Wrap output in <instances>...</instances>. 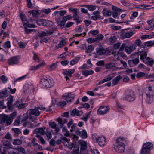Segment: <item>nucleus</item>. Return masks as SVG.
Wrapping results in <instances>:
<instances>
[{
  "label": "nucleus",
  "instance_id": "nucleus-1",
  "mask_svg": "<svg viewBox=\"0 0 154 154\" xmlns=\"http://www.w3.org/2000/svg\"><path fill=\"white\" fill-rule=\"evenodd\" d=\"M40 81L39 85L42 88H51L54 85L53 79L48 75H44Z\"/></svg>",
  "mask_w": 154,
  "mask_h": 154
},
{
  "label": "nucleus",
  "instance_id": "nucleus-2",
  "mask_svg": "<svg viewBox=\"0 0 154 154\" xmlns=\"http://www.w3.org/2000/svg\"><path fill=\"white\" fill-rule=\"evenodd\" d=\"M125 138L120 137L116 139L115 144L113 145L114 149L118 153H122L124 152L125 149L124 144L123 143L126 141Z\"/></svg>",
  "mask_w": 154,
  "mask_h": 154
},
{
  "label": "nucleus",
  "instance_id": "nucleus-3",
  "mask_svg": "<svg viewBox=\"0 0 154 154\" xmlns=\"http://www.w3.org/2000/svg\"><path fill=\"white\" fill-rule=\"evenodd\" d=\"M33 132L36 135H52L54 134L51 128L45 127L37 128L34 130Z\"/></svg>",
  "mask_w": 154,
  "mask_h": 154
},
{
  "label": "nucleus",
  "instance_id": "nucleus-4",
  "mask_svg": "<svg viewBox=\"0 0 154 154\" xmlns=\"http://www.w3.org/2000/svg\"><path fill=\"white\" fill-rule=\"evenodd\" d=\"M153 144L150 142H147L144 143L142 146L140 154H150L151 150L153 149Z\"/></svg>",
  "mask_w": 154,
  "mask_h": 154
},
{
  "label": "nucleus",
  "instance_id": "nucleus-5",
  "mask_svg": "<svg viewBox=\"0 0 154 154\" xmlns=\"http://www.w3.org/2000/svg\"><path fill=\"white\" fill-rule=\"evenodd\" d=\"M13 120L10 118L8 115H4L0 117V123L5 124V126H8L10 125L13 122Z\"/></svg>",
  "mask_w": 154,
  "mask_h": 154
},
{
  "label": "nucleus",
  "instance_id": "nucleus-6",
  "mask_svg": "<svg viewBox=\"0 0 154 154\" xmlns=\"http://www.w3.org/2000/svg\"><path fill=\"white\" fill-rule=\"evenodd\" d=\"M136 98L135 93L134 91L130 90L125 95V97L123 98V100H125L128 101H134Z\"/></svg>",
  "mask_w": 154,
  "mask_h": 154
},
{
  "label": "nucleus",
  "instance_id": "nucleus-7",
  "mask_svg": "<svg viewBox=\"0 0 154 154\" xmlns=\"http://www.w3.org/2000/svg\"><path fill=\"white\" fill-rule=\"evenodd\" d=\"M68 20L66 16H64L62 18L61 17L56 18L55 20L57 23L58 26L61 29L63 28V26L65 25L66 22Z\"/></svg>",
  "mask_w": 154,
  "mask_h": 154
},
{
  "label": "nucleus",
  "instance_id": "nucleus-8",
  "mask_svg": "<svg viewBox=\"0 0 154 154\" xmlns=\"http://www.w3.org/2000/svg\"><path fill=\"white\" fill-rule=\"evenodd\" d=\"M140 54V58L143 61L144 59H146L147 57L148 49L147 48L141 47L138 50Z\"/></svg>",
  "mask_w": 154,
  "mask_h": 154
},
{
  "label": "nucleus",
  "instance_id": "nucleus-9",
  "mask_svg": "<svg viewBox=\"0 0 154 154\" xmlns=\"http://www.w3.org/2000/svg\"><path fill=\"white\" fill-rule=\"evenodd\" d=\"M95 135H92V138L94 140V138L96 141H97L98 144L100 146H104L106 143V140L105 137L103 135H100L98 138L95 137Z\"/></svg>",
  "mask_w": 154,
  "mask_h": 154
},
{
  "label": "nucleus",
  "instance_id": "nucleus-10",
  "mask_svg": "<svg viewBox=\"0 0 154 154\" xmlns=\"http://www.w3.org/2000/svg\"><path fill=\"white\" fill-rule=\"evenodd\" d=\"M45 108L44 107H41L38 106L37 107H35L34 109H29V115H34L35 116H38L40 114V112L38 110L39 109L42 110H44Z\"/></svg>",
  "mask_w": 154,
  "mask_h": 154
},
{
  "label": "nucleus",
  "instance_id": "nucleus-11",
  "mask_svg": "<svg viewBox=\"0 0 154 154\" xmlns=\"http://www.w3.org/2000/svg\"><path fill=\"white\" fill-rule=\"evenodd\" d=\"M19 56L12 57L8 59V63L9 65L17 64L19 63Z\"/></svg>",
  "mask_w": 154,
  "mask_h": 154
},
{
  "label": "nucleus",
  "instance_id": "nucleus-12",
  "mask_svg": "<svg viewBox=\"0 0 154 154\" xmlns=\"http://www.w3.org/2000/svg\"><path fill=\"white\" fill-rule=\"evenodd\" d=\"M79 143L80 145V151L79 154H87V152H83V151L86 150L87 148V142L83 140H80L79 141Z\"/></svg>",
  "mask_w": 154,
  "mask_h": 154
},
{
  "label": "nucleus",
  "instance_id": "nucleus-13",
  "mask_svg": "<svg viewBox=\"0 0 154 154\" xmlns=\"http://www.w3.org/2000/svg\"><path fill=\"white\" fill-rule=\"evenodd\" d=\"M109 110V107L107 106H102L100 107L97 111L98 115H104Z\"/></svg>",
  "mask_w": 154,
  "mask_h": 154
},
{
  "label": "nucleus",
  "instance_id": "nucleus-14",
  "mask_svg": "<svg viewBox=\"0 0 154 154\" xmlns=\"http://www.w3.org/2000/svg\"><path fill=\"white\" fill-rule=\"evenodd\" d=\"M49 126L51 127L53 129H54V132L53 131L54 133L53 134H58V133L60 129L59 128L58 125L54 122H48Z\"/></svg>",
  "mask_w": 154,
  "mask_h": 154
},
{
  "label": "nucleus",
  "instance_id": "nucleus-15",
  "mask_svg": "<svg viewBox=\"0 0 154 154\" xmlns=\"http://www.w3.org/2000/svg\"><path fill=\"white\" fill-rule=\"evenodd\" d=\"M128 62L130 67H134L139 63V58L138 57H136L133 59L129 60Z\"/></svg>",
  "mask_w": 154,
  "mask_h": 154
},
{
  "label": "nucleus",
  "instance_id": "nucleus-16",
  "mask_svg": "<svg viewBox=\"0 0 154 154\" xmlns=\"http://www.w3.org/2000/svg\"><path fill=\"white\" fill-rule=\"evenodd\" d=\"M96 51L97 54L100 56L104 55L106 52L105 48L102 46L97 47L96 49Z\"/></svg>",
  "mask_w": 154,
  "mask_h": 154
},
{
  "label": "nucleus",
  "instance_id": "nucleus-17",
  "mask_svg": "<svg viewBox=\"0 0 154 154\" xmlns=\"http://www.w3.org/2000/svg\"><path fill=\"white\" fill-rule=\"evenodd\" d=\"M143 61L145 64L149 65L152 66L154 64V61L153 59L148 57L146 59H144Z\"/></svg>",
  "mask_w": 154,
  "mask_h": 154
},
{
  "label": "nucleus",
  "instance_id": "nucleus-18",
  "mask_svg": "<svg viewBox=\"0 0 154 154\" xmlns=\"http://www.w3.org/2000/svg\"><path fill=\"white\" fill-rule=\"evenodd\" d=\"M146 103L149 104H151L153 101V96L154 95L149 94V93L146 94Z\"/></svg>",
  "mask_w": 154,
  "mask_h": 154
},
{
  "label": "nucleus",
  "instance_id": "nucleus-19",
  "mask_svg": "<svg viewBox=\"0 0 154 154\" xmlns=\"http://www.w3.org/2000/svg\"><path fill=\"white\" fill-rule=\"evenodd\" d=\"M83 112L82 111L77 110L76 108L71 111L70 114L71 116H75V115L80 116L83 113Z\"/></svg>",
  "mask_w": 154,
  "mask_h": 154
},
{
  "label": "nucleus",
  "instance_id": "nucleus-20",
  "mask_svg": "<svg viewBox=\"0 0 154 154\" xmlns=\"http://www.w3.org/2000/svg\"><path fill=\"white\" fill-rule=\"evenodd\" d=\"M136 49L134 45H132L129 47L126 46L125 48V51L128 54H130L131 52Z\"/></svg>",
  "mask_w": 154,
  "mask_h": 154
},
{
  "label": "nucleus",
  "instance_id": "nucleus-21",
  "mask_svg": "<svg viewBox=\"0 0 154 154\" xmlns=\"http://www.w3.org/2000/svg\"><path fill=\"white\" fill-rule=\"evenodd\" d=\"M102 12L104 16L110 17L112 14V11L110 10H107L106 8H103Z\"/></svg>",
  "mask_w": 154,
  "mask_h": 154
},
{
  "label": "nucleus",
  "instance_id": "nucleus-22",
  "mask_svg": "<svg viewBox=\"0 0 154 154\" xmlns=\"http://www.w3.org/2000/svg\"><path fill=\"white\" fill-rule=\"evenodd\" d=\"M75 97V95L74 94H69L66 97L65 100L67 102H70L73 101Z\"/></svg>",
  "mask_w": 154,
  "mask_h": 154
},
{
  "label": "nucleus",
  "instance_id": "nucleus-23",
  "mask_svg": "<svg viewBox=\"0 0 154 154\" xmlns=\"http://www.w3.org/2000/svg\"><path fill=\"white\" fill-rule=\"evenodd\" d=\"M94 71L92 70H85L82 71V73L83 75L85 76L86 77L88 75H92L94 74Z\"/></svg>",
  "mask_w": 154,
  "mask_h": 154
},
{
  "label": "nucleus",
  "instance_id": "nucleus-24",
  "mask_svg": "<svg viewBox=\"0 0 154 154\" xmlns=\"http://www.w3.org/2000/svg\"><path fill=\"white\" fill-rule=\"evenodd\" d=\"M63 140H64V141L66 142L69 143V141L68 140L66 137H61L60 139H58L56 140V141H55L56 144H60L61 143H62V142Z\"/></svg>",
  "mask_w": 154,
  "mask_h": 154
},
{
  "label": "nucleus",
  "instance_id": "nucleus-25",
  "mask_svg": "<svg viewBox=\"0 0 154 154\" xmlns=\"http://www.w3.org/2000/svg\"><path fill=\"white\" fill-rule=\"evenodd\" d=\"M148 90L146 91V94L149 93V94L154 95V87L153 86H149L148 88Z\"/></svg>",
  "mask_w": 154,
  "mask_h": 154
},
{
  "label": "nucleus",
  "instance_id": "nucleus-26",
  "mask_svg": "<svg viewBox=\"0 0 154 154\" xmlns=\"http://www.w3.org/2000/svg\"><path fill=\"white\" fill-rule=\"evenodd\" d=\"M122 79V77L120 75L116 77L112 81V84L114 85H116L119 81Z\"/></svg>",
  "mask_w": 154,
  "mask_h": 154
},
{
  "label": "nucleus",
  "instance_id": "nucleus-27",
  "mask_svg": "<svg viewBox=\"0 0 154 154\" xmlns=\"http://www.w3.org/2000/svg\"><path fill=\"white\" fill-rule=\"evenodd\" d=\"M133 35V32H132L128 31L125 32L123 36V39L128 38L131 37Z\"/></svg>",
  "mask_w": 154,
  "mask_h": 154
},
{
  "label": "nucleus",
  "instance_id": "nucleus-28",
  "mask_svg": "<svg viewBox=\"0 0 154 154\" xmlns=\"http://www.w3.org/2000/svg\"><path fill=\"white\" fill-rule=\"evenodd\" d=\"M75 71V70L73 69H71L68 71H65L63 72V74L66 75H68L69 77H71V75Z\"/></svg>",
  "mask_w": 154,
  "mask_h": 154
},
{
  "label": "nucleus",
  "instance_id": "nucleus-29",
  "mask_svg": "<svg viewBox=\"0 0 154 154\" xmlns=\"http://www.w3.org/2000/svg\"><path fill=\"white\" fill-rule=\"evenodd\" d=\"M80 60V58L79 57H75L73 59L70 61V64L71 66L74 65L77 63Z\"/></svg>",
  "mask_w": 154,
  "mask_h": 154
},
{
  "label": "nucleus",
  "instance_id": "nucleus-30",
  "mask_svg": "<svg viewBox=\"0 0 154 154\" xmlns=\"http://www.w3.org/2000/svg\"><path fill=\"white\" fill-rule=\"evenodd\" d=\"M45 19H39L36 20V23L39 26H44Z\"/></svg>",
  "mask_w": 154,
  "mask_h": 154
},
{
  "label": "nucleus",
  "instance_id": "nucleus-31",
  "mask_svg": "<svg viewBox=\"0 0 154 154\" xmlns=\"http://www.w3.org/2000/svg\"><path fill=\"white\" fill-rule=\"evenodd\" d=\"M29 12H30V14H32L33 17H37L38 16H39V12L38 10H33L29 12Z\"/></svg>",
  "mask_w": 154,
  "mask_h": 154
},
{
  "label": "nucleus",
  "instance_id": "nucleus-32",
  "mask_svg": "<svg viewBox=\"0 0 154 154\" xmlns=\"http://www.w3.org/2000/svg\"><path fill=\"white\" fill-rule=\"evenodd\" d=\"M53 23L50 20L45 19L44 26L47 27H51L53 25Z\"/></svg>",
  "mask_w": 154,
  "mask_h": 154
},
{
  "label": "nucleus",
  "instance_id": "nucleus-33",
  "mask_svg": "<svg viewBox=\"0 0 154 154\" xmlns=\"http://www.w3.org/2000/svg\"><path fill=\"white\" fill-rule=\"evenodd\" d=\"M7 90L6 88L1 90L0 92V97H4L8 94Z\"/></svg>",
  "mask_w": 154,
  "mask_h": 154
},
{
  "label": "nucleus",
  "instance_id": "nucleus-34",
  "mask_svg": "<svg viewBox=\"0 0 154 154\" xmlns=\"http://www.w3.org/2000/svg\"><path fill=\"white\" fill-rule=\"evenodd\" d=\"M106 69H110L115 66V64L113 63H108L105 65Z\"/></svg>",
  "mask_w": 154,
  "mask_h": 154
},
{
  "label": "nucleus",
  "instance_id": "nucleus-35",
  "mask_svg": "<svg viewBox=\"0 0 154 154\" xmlns=\"http://www.w3.org/2000/svg\"><path fill=\"white\" fill-rule=\"evenodd\" d=\"M153 44V43L151 41H147L143 43V46L142 47L146 48V47H149L152 46Z\"/></svg>",
  "mask_w": 154,
  "mask_h": 154
},
{
  "label": "nucleus",
  "instance_id": "nucleus-36",
  "mask_svg": "<svg viewBox=\"0 0 154 154\" xmlns=\"http://www.w3.org/2000/svg\"><path fill=\"white\" fill-rule=\"evenodd\" d=\"M111 75H109L108 76H106L105 78L102 80V82H105L111 80L114 77L113 76H111Z\"/></svg>",
  "mask_w": 154,
  "mask_h": 154
},
{
  "label": "nucleus",
  "instance_id": "nucleus-37",
  "mask_svg": "<svg viewBox=\"0 0 154 154\" xmlns=\"http://www.w3.org/2000/svg\"><path fill=\"white\" fill-rule=\"evenodd\" d=\"M2 46L5 48L9 49L11 47L10 42L9 41H6L3 45Z\"/></svg>",
  "mask_w": 154,
  "mask_h": 154
},
{
  "label": "nucleus",
  "instance_id": "nucleus-38",
  "mask_svg": "<svg viewBox=\"0 0 154 154\" xmlns=\"http://www.w3.org/2000/svg\"><path fill=\"white\" fill-rule=\"evenodd\" d=\"M19 16L20 17L23 23L24 21H27V18L25 15L23 14V12L21 13L20 14Z\"/></svg>",
  "mask_w": 154,
  "mask_h": 154
},
{
  "label": "nucleus",
  "instance_id": "nucleus-39",
  "mask_svg": "<svg viewBox=\"0 0 154 154\" xmlns=\"http://www.w3.org/2000/svg\"><path fill=\"white\" fill-rule=\"evenodd\" d=\"M22 143V142L20 140L16 139L14 140L13 144L14 145H20Z\"/></svg>",
  "mask_w": 154,
  "mask_h": 154
},
{
  "label": "nucleus",
  "instance_id": "nucleus-40",
  "mask_svg": "<svg viewBox=\"0 0 154 154\" xmlns=\"http://www.w3.org/2000/svg\"><path fill=\"white\" fill-rule=\"evenodd\" d=\"M94 50V47L92 45H89L88 48H86V52L88 53H90Z\"/></svg>",
  "mask_w": 154,
  "mask_h": 154
},
{
  "label": "nucleus",
  "instance_id": "nucleus-41",
  "mask_svg": "<svg viewBox=\"0 0 154 154\" xmlns=\"http://www.w3.org/2000/svg\"><path fill=\"white\" fill-rule=\"evenodd\" d=\"M23 26H26L27 27L30 28H35L36 27V26L32 24H29L26 23H25L23 24Z\"/></svg>",
  "mask_w": 154,
  "mask_h": 154
},
{
  "label": "nucleus",
  "instance_id": "nucleus-42",
  "mask_svg": "<svg viewBox=\"0 0 154 154\" xmlns=\"http://www.w3.org/2000/svg\"><path fill=\"white\" fill-rule=\"evenodd\" d=\"M141 41L139 39H137L134 43V45L135 46V47L136 46H138L139 47H143V45H141Z\"/></svg>",
  "mask_w": 154,
  "mask_h": 154
},
{
  "label": "nucleus",
  "instance_id": "nucleus-43",
  "mask_svg": "<svg viewBox=\"0 0 154 154\" xmlns=\"http://www.w3.org/2000/svg\"><path fill=\"white\" fill-rule=\"evenodd\" d=\"M50 146L52 147L55 146L56 145V141L54 138L51 139L49 142Z\"/></svg>",
  "mask_w": 154,
  "mask_h": 154
},
{
  "label": "nucleus",
  "instance_id": "nucleus-44",
  "mask_svg": "<svg viewBox=\"0 0 154 154\" xmlns=\"http://www.w3.org/2000/svg\"><path fill=\"white\" fill-rule=\"evenodd\" d=\"M11 130L16 134H20L21 133V132L20 130L18 128H12Z\"/></svg>",
  "mask_w": 154,
  "mask_h": 154
},
{
  "label": "nucleus",
  "instance_id": "nucleus-45",
  "mask_svg": "<svg viewBox=\"0 0 154 154\" xmlns=\"http://www.w3.org/2000/svg\"><path fill=\"white\" fill-rule=\"evenodd\" d=\"M112 17L115 18L119 19V15H120V14H119L118 12L116 11L112 12Z\"/></svg>",
  "mask_w": 154,
  "mask_h": 154
},
{
  "label": "nucleus",
  "instance_id": "nucleus-46",
  "mask_svg": "<svg viewBox=\"0 0 154 154\" xmlns=\"http://www.w3.org/2000/svg\"><path fill=\"white\" fill-rule=\"evenodd\" d=\"M66 44V42L65 40H62L58 44V48H61L65 45Z\"/></svg>",
  "mask_w": 154,
  "mask_h": 154
},
{
  "label": "nucleus",
  "instance_id": "nucleus-47",
  "mask_svg": "<svg viewBox=\"0 0 154 154\" xmlns=\"http://www.w3.org/2000/svg\"><path fill=\"white\" fill-rule=\"evenodd\" d=\"M66 136L72 137L74 142L76 143L78 139V137L77 135H65Z\"/></svg>",
  "mask_w": 154,
  "mask_h": 154
},
{
  "label": "nucleus",
  "instance_id": "nucleus-48",
  "mask_svg": "<svg viewBox=\"0 0 154 154\" xmlns=\"http://www.w3.org/2000/svg\"><path fill=\"white\" fill-rule=\"evenodd\" d=\"M145 73L143 72H138L136 74V77L137 78H141L145 76Z\"/></svg>",
  "mask_w": 154,
  "mask_h": 154
},
{
  "label": "nucleus",
  "instance_id": "nucleus-49",
  "mask_svg": "<svg viewBox=\"0 0 154 154\" xmlns=\"http://www.w3.org/2000/svg\"><path fill=\"white\" fill-rule=\"evenodd\" d=\"M18 151L21 152L23 154H25V150L23 148L18 146L16 149Z\"/></svg>",
  "mask_w": 154,
  "mask_h": 154
},
{
  "label": "nucleus",
  "instance_id": "nucleus-50",
  "mask_svg": "<svg viewBox=\"0 0 154 154\" xmlns=\"http://www.w3.org/2000/svg\"><path fill=\"white\" fill-rule=\"evenodd\" d=\"M112 9L113 11L119 12H122L123 10L116 6L114 5H112Z\"/></svg>",
  "mask_w": 154,
  "mask_h": 154
},
{
  "label": "nucleus",
  "instance_id": "nucleus-51",
  "mask_svg": "<svg viewBox=\"0 0 154 154\" xmlns=\"http://www.w3.org/2000/svg\"><path fill=\"white\" fill-rule=\"evenodd\" d=\"M91 18L94 20H96L98 19H102L103 18L101 17L100 15H94L92 16L91 17Z\"/></svg>",
  "mask_w": 154,
  "mask_h": 154
},
{
  "label": "nucleus",
  "instance_id": "nucleus-52",
  "mask_svg": "<svg viewBox=\"0 0 154 154\" xmlns=\"http://www.w3.org/2000/svg\"><path fill=\"white\" fill-rule=\"evenodd\" d=\"M46 36H48L53 34L54 32V30L52 29H50L48 30L45 31Z\"/></svg>",
  "mask_w": 154,
  "mask_h": 154
},
{
  "label": "nucleus",
  "instance_id": "nucleus-53",
  "mask_svg": "<svg viewBox=\"0 0 154 154\" xmlns=\"http://www.w3.org/2000/svg\"><path fill=\"white\" fill-rule=\"evenodd\" d=\"M74 24V23L72 22H69L67 23L66 24L63 26V28H68L71 26H72Z\"/></svg>",
  "mask_w": 154,
  "mask_h": 154
},
{
  "label": "nucleus",
  "instance_id": "nucleus-54",
  "mask_svg": "<svg viewBox=\"0 0 154 154\" xmlns=\"http://www.w3.org/2000/svg\"><path fill=\"white\" fill-rule=\"evenodd\" d=\"M17 115V112L16 111H14L8 116L9 117L13 120V119L15 118Z\"/></svg>",
  "mask_w": 154,
  "mask_h": 154
},
{
  "label": "nucleus",
  "instance_id": "nucleus-55",
  "mask_svg": "<svg viewBox=\"0 0 154 154\" xmlns=\"http://www.w3.org/2000/svg\"><path fill=\"white\" fill-rule=\"evenodd\" d=\"M33 58L35 62L38 63L40 61V59L36 53L34 54Z\"/></svg>",
  "mask_w": 154,
  "mask_h": 154
},
{
  "label": "nucleus",
  "instance_id": "nucleus-56",
  "mask_svg": "<svg viewBox=\"0 0 154 154\" xmlns=\"http://www.w3.org/2000/svg\"><path fill=\"white\" fill-rule=\"evenodd\" d=\"M140 54L139 51L137 52H135L132 53L131 56V57L132 58H134L135 57H138L139 58V55Z\"/></svg>",
  "mask_w": 154,
  "mask_h": 154
},
{
  "label": "nucleus",
  "instance_id": "nucleus-57",
  "mask_svg": "<svg viewBox=\"0 0 154 154\" xmlns=\"http://www.w3.org/2000/svg\"><path fill=\"white\" fill-rule=\"evenodd\" d=\"M57 63H53L50 66V69L51 70H53L57 68Z\"/></svg>",
  "mask_w": 154,
  "mask_h": 154
},
{
  "label": "nucleus",
  "instance_id": "nucleus-58",
  "mask_svg": "<svg viewBox=\"0 0 154 154\" xmlns=\"http://www.w3.org/2000/svg\"><path fill=\"white\" fill-rule=\"evenodd\" d=\"M66 104V101H60L58 102L57 105L59 106H64Z\"/></svg>",
  "mask_w": 154,
  "mask_h": 154
},
{
  "label": "nucleus",
  "instance_id": "nucleus-59",
  "mask_svg": "<svg viewBox=\"0 0 154 154\" xmlns=\"http://www.w3.org/2000/svg\"><path fill=\"white\" fill-rule=\"evenodd\" d=\"M109 21L110 23H115L118 24H120L122 23V22H119L118 20H116L111 17L109 18Z\"/></svg>",
  "mask_w": 154,
  "mask_h": 154
},
{
  "label": "nucleus",
  "instance_id": "nucleus-60",
  "mask_svg": "<svg viewBox=\"0 0 154 154\" xmlns=\"http://www.w3.org/2000/svg\"><path fill=\"white\" fill-rule=\"evenodd\" d=\"M27 106V105H26V103H24L19 104V105H16V107H17L19 109H21Z\"/></svg>",
  "mask_w": 154,
  "mask_h": 154
},
{
  "label": "nucleus",
  "instance_id": "nucleus-61",
  "mask_svg": "<svg viewBox=\"0 0 154 154\" xmlns=\"http://www.w3.org/2000/svg\"><path fill=\"white\" fill-rule=\"evenodd\" d=\"M8 100L7 102V104L11 105L12 104L13 102V97L12 96H10L8 98Z\"/></svg>",
  "mask_w": 154,
  "mask_h": 154
},
{
  "label": "nucleus",
  "instance_id": "nucleus-62",
  "mask_svg": "<svg viewBox=\"0 0 154 154\" xmlns=\"http://www.w3.org/2000/svg\"><path fill=\"white\" fill-rule=\"evenodd\" d=\"M37 138H39V140L41 142V143L42 144H45L46 143L44 139L42 137H40V135H36Z\"/></svg>",
  "mask_w": 154,
  "mask_h": 154
},
{
  "label": "nucleus",
  "instance_id": "nucleus-63",
  "mask_svg": "<svg viewBox=\"0 0 154 154\" xmlns=\"http://www.w3.org/2000/svg\"><path fill=\"white\" fill-rule=\"evenodd\" d=\"M87 41L88 43H94L95 42L97 41V40L96 38H89L87 40Z\"/></svg>",
  "mask_w": 154,
  "mask_h": 154
},
{
  "label": "nucleus",
  "instance_id": "nucleus-64",
  "mask_svg": "<svg viewBox=\"0 0 154 154\" xmlns=\"http://www.w3.org/2000/svg\"><path fill=\"white\" fill-rule=\"evenodd\" d=\"M0 79L4 83H6L8 80V78L3 75L1 76Z\"/></svg>",
  "mask_w": 154,
  "mask_h": 154
}]
</instances>
